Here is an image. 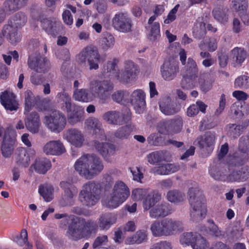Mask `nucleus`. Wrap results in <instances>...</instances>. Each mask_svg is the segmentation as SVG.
<instances>
[{
  "label": "nucleus",
  "mask_w": 249,
  "mask_h": 249,
  "mask_svg": "<svg viewBox=\"0 0 249 249\" xmlns=\"http://www.w3.org/2000/svg\"><path fill=\"white\" fill-rule=\"evenodd\" d=\"M130 171L133 175V178L134 180L141 182L143 178V174L141 171V169L138 167L130 168Z\"/></svg>",
  "instance_id": "obj_64"
},
{
  "label": "nucleus",
  "mask_w": 249,
  "mask_h": 249,
  "mask_svg": "<svg viewBox=\"0 0 249 249\" xmlns=\"http://www.w3.org/2000/svg\"><path fill=\"white\" fill-rule=\"evenodd\" d=\"M147 141L150 144L158 145L162 141V138L158 134H152L148 137Z\"/></svg>",
  "instance_id": "obj_63"
},
{
  "label": "nucleus",
  "mask_w": 249,
  "mask_h": 249,
  "mask_svg": "<svg viewBox=\"0 0 249 249\" xmlns=\"http://www.w3.org/2000/svg\"><path fill=\"white\" fill-rule=\"evenodd\" d=\"M43 122L48 129L52 131L59 132L66 126V118L65 115L59 111L55 110L45 116Z\"/></svg>",
  "instance_id": "obj_8"
},
{
  "label": "nucleus",
  "mask_w": 249,
  "mask_h": 249,
  "mask_svg": "<svg viewBox=\"0 0 249 249\" xmlns=\"http://www.w3.org/2000/svg\"><path fill=\"white\" fill-rule=\"evenodd\" d=\"M18 28L8 24L4 26L2 35L12 44H16L21 40V34Z\"/></svg>",
  "instance_id": "obj_19"
},
{
  "label": "nucleus",
  "mask_w": 249,
  "mask_h": 249,
  "mask_svg": "<svg viewBox=\"0 0 249 249\" xmlns=\"http://www.w3.org/2000/svg\"><path fill=\"white\" fill-rule=\"evenodd\" d=\"M18 9L19 8L16 3L14 2L13 0H7L4 3V11L7 14L13 12Z\"/></svg>",
  "instance_id": "obj_62"
},
{
  "label": "nucleus",
  "mask_w": 249,
  "mask_h": 249,
  "mask_svg": "<svg viewBox=\"0 0 249 249\" xmlns=\"http://www.w3.org/2000/svg\"><path fill=\"white\" fill-rule=\"evenodd\" d=\"M232 2V8L239 13L247 11L248 6L247 0H234Z\"/></svg>",
  "instance_id": "obj_50"
},
{
  "label": "nucleus",
  "mask_w": 249,
  "mask_h": 249,
  "mask_svg": "<svg viewBox=\"0 0 249 249\" xmlns=\"http://www.w3.org/2000/svg\"><path fill=\"white\" fill-rule=\"evenodd\" d=\"M101 187L98 184L93 181H89L82 187L80 194V201L88 206L94 205L99 198Z\"/></svg>",
  "instance_id": "obj_5"
},
{
  "label": "nucleus",
  "mask_w": 249,
  "mask_h": 249,
  "mask_svg": "<svg viewBox=\"0 0 249 249\" xmlns=\"http://www.w3.org/2000/svg\"><path fill=\"white\" fill-rule=\"evenodd\" d=\"M84 109L82 107L73 105L72 110L68 113L67 118L69 123L73 125L84 119Z\"/></svg>",
  "instance_id": "obj_26"
},
{
  "label": "nucleus",
  "mask_w": 249,
  "mask_h": 249,
  "mask_svg": "<svg viewBox=\"0 0 249 249\" xmlns=\"http://www.w3.org/2000/svg\"><path fill=\"white\" fill-rule=\"evenodd\" d=\"M227 233L233 238H239L241 236V231L236 226H230L226 230Z\"/></svg>",
  "instance_id": "obj_60"
},
{
  "label": "nucleus",
  "mask_w": 249,
  "mask_h": 249,
  "mask_svg": "<svg viewBox=\"0 0 249 249\" xmlns=\"http://www.w3.org/2000/svg\"><path fill=\"white\" fill-rule=\"evenodd\" d=\"M179 4H177L168 13L166 18L164 20V22L165 24H169L174 21L176 18V14L178 12Z\"/></svg>",
  "instance_id": "obj_61"
},
{
  "label": "nucleus",
  "mask_w": 249,
  "mask_h": 249,
  "mask_svg": "<svg viewBox=\"0 0 249 249\" xmlns=\"http://www.w3.org/2000/svg\"><path fill=\"white\" fill-rule=\"evenodd\" d=\"M160 111L165 115H173L179 110L169 98H163L159 103Z\"/></svg>",
  "instance_id": "obj_23"
},
{
  "label": "nucleus",
  "mask_w": 249,
  "mask_h": 249,
  "mask_svg": "<svg viewBox=\"0 0 249 249\" xmlns=\"http://www.w3.org/2000/svg\"><path fill=\"white\" fill-rule=\"evenodd\" d=\"M25 111L29 112L35 103V98L33 92L27 90L25 92Z\"/></svg>",
  "instance_id": "obj_46"
},
{
  "label": "nucleus",
  "mask_w": 249,
  "mask_h": 249,
  "mask_svg": "<svg viewBox=\"0 0 249 249\" xmlns=\"http://www.w3.org/2000/svg\"><path fill=\"white\" fill-rule=\"evenodd\" d=\"M234 87L236 89H246L249 88V75L245 73L238 76L234 80Z\"/></svg>",
  "instance_id": "obj_41"
},
{
  "label": "nucleus",
  "mask_w": 249,
  "mask_h": 249,
  "mask_svg": "<svg viewBox=\"0 0 249 249\" xmlns=\"http://www.w3.org/2000/svg\"><path fill=\"white\" fill-rule=\"evenodd\" d=\"M160 24L155 22L152 24L149 38L151 40H155L160 36Z\"/></svg>",
  "instance_id": "obj_57"
},
{
  "label": "nucleus",
  "mask_w": 249,
  "mask_h": 249,
  "mask_svg": "<svg viewBox=\"0 0 249 249\" xmlns=\"http://www.w3.org/2000/svg\"><path fill=\"white\" fill-rule=\"evenodd\" d=\"M162 228L164 236L173 235L178 231H182L183 229V224L181 221L171 218L162 219Z\"/></svg>",
  "instance_id": "obj_17"
},
{
  "label": "nucleus",
  "mask_w": 249,
  "mask_h": 249,
  "mask_svg": "<svg viewBox=\"0 0 249 249\" xmlns=\"http://www.w3.org/2000/svg\"><path fill=\"white\" fill-rule=\"evenodd\" d=\"M111 23L114 29L119 32L127 33L132 31V20L126 13H116L112 18Z\"/></svg>",
  "instance_id": "obj_11"
},
{
  "label": "nucleus",
  "mask_w": 249,
  "mask_h": 249,
  "mask_svg": "<svg viewBox=\"0 0 249 249\" xmlns=\"http://www.w3.org/2000/svg\"><path fill=\"white\" fill-rule=\"evenodd\" d=\"M26 128L32 133H37L39 132L41 123L39 115L36 112L31 113L25 119Z\"/></svg>",
  "instance_id": "obj_22"
},
{
  "label": "nucleus",
  "mask_w": 249,
  "mask_h": 249,
  "mask_svg": "<svg viewBox=\"0 0 249 249\" xmlns=\"http://www.w3.org/2000/svg\"><path fill=\"white\" fill-rule=\"evenodd\" d=\"M103 119L109 124L120 125L129 122L131 114L127 112L126 115L123 116L118 111H108L103 114Z\"/></svg>",
  "instance_id": "obj_13"
},
{
  "label": "nucleus",
  "mask_w": 249,
  "mask_h": 249,
  "mask_svg": "<svg viewBox=\"0 0 249 249\" xmlns=\"http://www.w3.org/2000/svg\"><path fill=\"white\" fill-rule=\"evenodd\" d=\"M94 146L100 153L104 157L113 155L115 151V146L107 142H100L95 141Z\"/></svg>",
  "instance_id": "obj_32"
},
{
  "label": "nucleus",
  "mask_w": 249,
  "mask_h": 249,
  "mask_svg": "<svg viewBox=\"0 0 249 249\" xmlns=\"http://www.w3.org/2000/svg\"><path fill=\"white\" fill-rule=\"evenodd\" d=\"M41 25L48 34L53 35H55L61 27V23L55 18H44L41 20Z\"/></svg>",
  "instance_id": "obj_25"
},
{
  "label": "nucleus",
  "mask_w": 249,
  "mask_h": 249,
  "mask_svg": "<svg viewBox=\"0 0 249 249\" xmlns=\"http://www.w3.org/2000/svg\"><path fill=\"white\" fill-rule=\"evenodd\" d=\"M213 14L214 18L219 22L224 23L227 21L228 17L224 11L219 9H215Z\"/></svg>",
  "instance_id": "obj_54"
},
{
  "label": "nucleus",
  "mask_w": 249,
  "mask_h": 249,
  "mask_svg": "<svg viewBox=\"0 0 249 249\" xmlns=\"http://www.w3.org/2000/svg\"><path fill=\"white\" fill-rule=\"evenodd\" d=\"M183 125L182 119L178 116L173 119L160 122L158 130L160 134L173 135L181 131Z\"/></svg>",
  "instance_id": "obj_9"
},
{
  "label": "nucleus",
  "mask_w": 249,
  "mask_h": 249,
  "mask_svg": "<svg viewBox=\"0 0 249 249\" xmlns=\"http://www.w3.org/2000/svg\"><path fill=\"white\" fill-rule=\"evenodd\" d=\"M161 198V196L156 191H151L146 194L142 202L143 207L145 210H148Z\"/></svg>",
  "instance_id": "obj_29"
},
{
  "label": "nucleus",
  "mask_w": 249,
  "mask_h": 249,
  "mask_svg": "<svg viewBox=\"0 0 249 249\" xmlns=\"http://www.w3.org/2000/svg\"><path fill=\"white\" fill-rule=\"evenodd\" d=\"M28 65L31 69L39 73L47 72L50 67L48 60L40 55L30 58L28 60Z\"/></svg>",
  "instance_id": "obj_14"
},
{
  "label": "nucleus",
  "mask_w": 249,
  "mask_h": 249,
  "mask_svg": "<svg viewBox=\"0 0 249 249\" xmlns=\"http://www.w3.org/2000/svg\"><path fill=\"white\" fill-rule=\"evenodd\" d=\"M113 89V84L108 80H93L89 84V90L92 92L95 98L98 97L102 100L109 97Z\"/></svg>",
  "instance_id": "obj_7"
},
{
  "label": "nucleus",
  "mask_w": 249,
  "mask_h": 249,
  "mask_svg": "<svg viewBox=\"0 0 249 249\" xmlns=\"http://www.w3.org/2000/svg\"><path fill=\"white\" fill-rule=\"evenodd\" d=\"M57 100L59 102H63L62 109L67 113L72 110L73 106L71 104V100L70 95L65 91H62L57 93L56 95Z\"/></svg>",
  "instance_id": "obj_34"
},
{
  "label": "nucleus",
  "mask_w": 249,
  "mask_h": 249,
  "mask_svg": "<svg viewBox=\"0 0 249 249\" xmlns=\"http://www.w3.org/2000/svg\"><path fill=\"white\" fill-rule=\"evenodd\" d=\"M73 98L77 101L88 103L91 102L95 98L94 95L89 90V92L84 89H76L73 93Z\"/></svg>",
  "instance_id": "obj_28"
},
{
  "label": "nucleus",
  "mask_w": 249,
  "mask_h": 249,
  "mask_svg": "<svg viewBox=\"0 0 249 249\" xmlns=\"http://www.w3.org/2000/svg\"><path fill=\"white\" fill-rule=\"evenodd\" d=\"M13 93L5 91L0 95V101L6 110L10 111L16 110L18 108V103L15 99Z\"/></svg>",
  "instance_id": "obj_21"
},
{
  "label": "nucleus",
  "mask_w": 249,
  "mask_h": 249,
  "mask_svg": "<svg viewBox=\"0 0 249 249\" xmlns=\"http://www.w3.org/2000/svg\"><path fill=\"white\" fill-rule=\"evenodd\" d=\"M146 232L142 231H138L134 235L128 237L125 240L126 244L132 245L135 243L140 244L143 242L146 238Z\"/></svg>",
  "instance_id": "obj_40"
},
{
  "label": "nucleus",
  "mask_w": 249,
  "mask_h": 249,
  "mask_svg": "<svg viewBox=\"0 0 249 249\" xmlns=\"http://www.w3.org/2000/svg\"><path fill=\"white\" fill-rule=\"evenodd\" d=\"M51 163L49 160L46 159L36 160L34 164L36 171L40 174H45L51 167Z\"/></svg>",
  "instance_id": "obj_38"
},
{
  "label": "nucleus",
  "mask_w": 249,
  "mask_h": 249,
  "mask_svg": "<svg viewBox=\"0 0 249 249\" xmlns=\"http://www.w3.org/2000/svg\"><path fill=\"white\" fill-rule=\"evenodd\" d=\"M133 129V127L130 124L119 128L114 133L115 136L119 139L127 138Z\"/></svg>",
  "instance_id": "obj_42"
},
{
  "label": "nucleus",
  "mask_w": 249,
  "mask_h": 249,
  "mask_svg": "<svg viewBox=\"0 0 249 249\" xmlns=\"http://www.w3.org/2000/svg\"><path fill=\"white\" fill-rule=\"evenodd\" d=\"M47 155H59L65 152V148L60 141H51L46 143L43 148Z\"/></svg>",
  "instance_id": "obj_20"
},
{
  "label": "nucleus",
  "mask_w": 249,
  "mask_h": 249,
  "mask_svg": "<svg viewBox=\"0 0 249 249\" xmlns=\"http://www.w3.org/2000/svg\"><path fill=\"white\" fill-rule=\"evenodd\" d=\"M178 63L174 61L165 62L161 68V73L163 78L166 81L173 80L178 71Z\"/></svg>",
  "instance_id": "obj_16"
},
{
  "label": "nucleus",
  "mask_w": 249,
  "mask_h": 249,
  "mask_svg": "<svg viewBox=\"0 0 249 249\" xmlns=\"http://www.w3.org/2000/svg\"><path fill=\"white\" fill-rule=\"evenodd\" d=\"M173 209L169 204L164 203L152 208L150 211V216L152 218L164 217L172 213Z\"/></svg>",
  "instance_id": "obj_27"
},
{
  "label": "nucleus",
  "mask_w": 249,
  "mask_h": 249,
  "mask_svg": "<svg viewBox=\"0 0 249 249\" xmlns=\"http://www.w3.org/2000/svg\"><path fill=\"white\" fill-rule=\"evenodd\" d=\"M15 142H4L1 147V153L2 155L5 157H9L14 150Z\"/></svg>",
  "instance_id": "obj_51"
},
{
  "label": "nucleus",
  "mask_w": 249,
  "mask_h": 249,
  "mask_svg": "<svg viewBox=\"0 0 249 249\" xmlns=\"http://www.w3.org/2000/svg\"><path fill=\"white\" fill-rule=\"evenodd\" d=\"M215 140V134L211 132H208L204 135L198 137L196 142L200 147L207 149L208 148H211L213 147Z\"/></svg>",
  "instance_id": "obj_31"
},
{
  "label": "nucleus",
  "mask_w": 249,
  "mask_h": 249,
  "mask_svg": "<svg viewBox=\"0 0 249 249\" xmlns=\"http://www.w3.org/2000/svg\"><path fill=\"white\" fill-rule=\"evenodd\" d=\"M13 240L18 245L22 246L24 244H27L28 242V233L26 230L23 229L21 231L20 238L18 236H16L14 238Z\"/></svg>",
  "instance_id": "obj_55"
},
{
  "label": "nucleus",
  "mask_w": 249,
  "mask_h": 249,
  "mask_svg": "<svg viewBox=\"0 0 249 249\" xmlns=\"http://www.w3.org/2000/svg\"><path fill=\"white\" fill-rule=\"evenodd\" d=\"M180 166L175 163H166L155 168V173L160 175H167L178 171Z\"/></svg>",
  "instance_id": "obj_33"
},
{
  "label": "nucleus",
  "mask_w": 249,
  "mask_h": 249,
  "mask_svg": "<svg viewBox=\"0 0 249 249\" xmlns=\"http://www.w3.org/2000/svg\"><path fill=\"white\" fill-rule=\"evenodd\" d=\"M239 151L243 154L249 152V138L242 137L240 139L238 145Z\"/></svg>",
  "instance_id": "obj_52"
},
{
  "label": "nucleus",
  "mask_w": 249,
  "mask_h": 249,
  "mask_svg": "<svg viewBox=\"0 0 249 249\" xmlns=\"http://www.w3.org/2000/svg\"><path fill=\"white\" fill-rule=\"evenodd\" d=\"M130 190L127 185L121 180L115 182L109 196L102 200L104 206L110 209L118 207L129 196Z\"/></svg>",
  "instance_id": "obj_4"
},
{
  "label": "nucleus",
  "mask_w": 249,
  "mask_h": 249,
  "mask_svg": "<svg viewBox=\"0 0 249 249\" xmlns=\"http://www.w3.org/2000/svg\"><path fill=\"white\" fill-rule=\"evenodd\" d=\"M231 56L233 61L240 65L245 61L247 53L243 49L235 47L231 51Z\"/></svg>",
  "instance_id": "obj_39"
},
{
  "label": "nucleus",
  "mask_w": 249,
  "mask_h": 249,
  "mask_svg": "<svg viewBox=\"0 0 249 249\" xmlns=\"http://www.w3.org/2000/svg\"><path fill=\"white\" fill-rule=\"evenodd\" d=\"M68 184L65 182H61V186L62 187L65 188L64 195L63 199L67 204H70L71 200L74 196L76 195V192H73L69 187H67Z\"/></svg>",
  "instance_id": "obj_47"
},
{
  "label": "nucleus",
  "mask_w": 249,
  "mask_h": 249,
  "mask_svg": "<svg viewBox=\"0 0 249 249\" xmlns=\"http://www.w3.org/2000/svg\"><path fill=\"white\" fill-rule=\"evenodd\" d=\"M242 126L235 124H230L228 131V134L230 137L232 138H236L238 137L242 131Z\"/></svg>",
  "instance_id": "obj_53"
},
{
  "label": "nucleus",
  "mask_w": 249,
  "mask_h": 249,
  "mask_svg": "<svg viewBox=\"0 0 249 249\" xmlns=\"http://www.w3.org/2000/svg\"><path fill=\"white\" fill-rule=\"evenodd\" d=\"M13 240L18 245L22 246L24 244H27L28 242V233L26 230L23 229L21 231L20 238L18 236H16L14 238Z\"/></svg>",
  "instance_id": "obj_56"
},
{
  "label": "nucleus",
  "mask_w": 249,
  "mask_h": 249,
  "mask_svg": "<svg viewBox=\"0 0 249 249\" xmlns=\"http://www.w3.org/2000/svg\"><path fill=\"white\" fill-rule=\"evenodd\" d=\"M145 94L142 89L135 90L131 94L130 101L137 112L140 113L144 108Z\"/></svg>",
  "instance_id": "obj_15"
},
{
  "label": "nucleus",
  "mask_w": 249,
  "mask_h": 249,
  "mask_svg": "<svg viewBox=\"0 0 249 249\" xmlns=\"http://www.w3.org/2000/svg\"><path fill=\"white\" fill-rule=\"evenodd\" d=\"M64 138L70 143L77 147L82 146L85 138L82 132L76 129L68 130L64 135Z\"/></svg>",
  "instance_id": "obj_18"
},
{
  "label": "nucleus",
  "mask_w": 249,
  "mask_h": 249,
  "mask_svg": "<svg viewBox=\"0 0 249 249\" xmlns=\"http://www.w3.org/2000/svg\"><path fill=\"white\" fill-rule=\"evenodd\" d=\"M150 230L154 236H164V230L162 228V220L154 221L150 226Z\"/></svg>",
  "instance_id": "obj_44"
},
{
  "label": "nucleus",
  "mask_w": 249,
  "mask_h": 249,
  "mask_svg": "<svg viewBox=\"0 0 249 249\" xmlns=\"http://www.w3.org/2000/svg\"><path fill=\"white\" fill-rule=\"evenodd\" d=\"M209 230L212 236L219 237L224 236L223 231L216 225L213 220H209Z\"/></svg>",
  "instance_id": "obj_48"
},
{
  "label": "nucleus",
  "mask_w": 249,
  "mask_h": 249,
  "mask_svg": "<svg viewBox=\"0 0 249 249\" xmlns=\"http://www.w3.org/2000/svg\"><path fill=\"white\" fill-rule=\"evenodd\" d=\"M164 159V155L162 152L156 151L152 152L147 156V160L152 164H155L161 161Z\"/></svg>",
  "instance_id": "obj_49"
},
{
  "label": "nucleus",
  "mask_w": 249,
  "mask_h": 249,
  "mask_svg": "<svg viewBox=\"0 0 249 249\" xmlns=\"http://www.w3.org/2000/svg\"><path fill=\"white\" fill-rule=\"evenodd\" d=\"M249 177V168L244 167L238 172H233L229 176V179L231 181H244Z\"/></svg>",
  "instance_id": "obj_37"
},
{
  "label": "nucleus",
  "mask_w": 249,
  "mask_h": 249,
  "mask_svg": "<svg viewBox=\"0 0 249 249\" xmlns=\"http://www.w3.org/2000/svg\"><path fill=\"white\" fill-rule=\"evenodd\" d=\"M147 191L143 189H135L132 191L131 196L135 200H140L146 196Z\"/></svg>",
  "instance_id": "obj_58"
},
{
  "label": "nucleus",
  "mask_w": 249,
  "mask_h": 249,
  "mask_svg": "<svg viewBox=\"0 0 249 249\" xmlns=\"http://www.w3.org/2000/svg\"><path fill=\"white\" fill-rule=\"evenodd\" d=\"M69 218L71 222L68 226L66 236L72 241H77L88 238L97 229L96 222L92 220L86 221L85 219L73 215H71Z\"/></svg>",
  "instance_id": "obj_1"
},
{
  "label": "nucleus",
  "mask_w": 249,
  "mask_h": 249,
  "mask_svg": "<svg viewBox=\"0 0 249 249\" xmlns=\"http://www.w3.org/2000/svg\"><path fill=\"white\" fill-rule=\"evenodd\" d=\"M179 242L183 246H190L192 249H208L209 247L207 240L200 234L196 232L182 233L180 236Z\"/></svg>",
  "instance_id": "obj_6"
},
{
  "label": "nucleus",
  "mask_w": 249,
  "mask_h": 249,
  "mask_svg": "<svg viewBox=\"0 0 249 249\" xmlns=\"http://www.w3.org/2000/svg\"><path fill=\"white\" fill-rule=\"evenodd\" d=\"M184 198V194L177 190H171L167 194V198L171 202H179L183 201Z\"/></svg>",
  "instance_id": "obj_43"
},
{
  "label": "nucleus",
  "mask_w": 249,
  "mask_h": 249,
  "mask_svg": "<svg viewBox=\"0 0 249 249\" xmlns=\"http://www.w3.org/2000/svg\"><path fill=\"white\" fill-rule=\"evenodd\" d=\"M26 21V18L23 13H18L10 21L9 25H12L14 27L19 28L23 26Z\"/></svg>",
  "instance_id": "obj_45"
},
{
  "label": "nucleus",
  "mask_w": 249,
  "mask_h": 249,
  "mask_svg": "<svg viewBox=\"0 0 249 249\" xmlns=\"http://www.w3.org/2000/svg\"><path fill=\"white\" fill-rule=\"evenodd\" d=\"M115 38L109 33H104L99 40V45L104 51H107L112 49L115 44Z\"/></svg>",
  "instance_id": "obj_30"
},
{
  "label": "nucleus",
  "mask_w": 249,
  "mask_h": 249,
  "mask_svg": "<svg viewBox=\"0 0 249 249\" xmlns=\"http://www.w3.org/2000/svg\"><path fill=\"white\" fill-rule=\"evenodd\" d=\"M107 235L99 236L96 238L93 244V248L95 249L104 248L102 246L105 245L107 242Z\"/></svg>",
  "instance_id": "obj_59"
},
{
  "label": "nucleus",
  "mask_w": 249,
  "mask_h": 249,
  "mask_svg": "<svg viewBox=\"0 0 249 249\" xmlns=\"http://www.w3.org/2000/svg\"><path fill=\"white\" fill-rule=\"evenodd\" d=\"M74 168L81 177L90 179L102 172L104 165L98 157L86 154L76 160Z\"/></svg>",
  "instance_id": "obj_2"
},
{
  "label": "nucleus",
  "mask_w": 249,
  "mask_h": 249,
  "mask_svg": "<svg viewBox=\"0 0 249 249\" xmlns=\"http://www.w3.org/2000/svg\"><path fill=\"white\" fill-rule=\"evenodd\" d=\"M78 57L81 62H85L88 60L90 70L98 69L100 55L97 50L93 48L86 47L80 53Z\"/></svg>",
  "instance_id": "obj_12"
},
{
  "label": "nucleus",
  "mask_w": 249,
  "mask_h": 249,
  "mask_svg": "<svg viewBox=\"0 0 249 249\" xmlns=\"http://www.w3.org/2000/svg\"><path fill=\"white\" fill-rule=\"evenodd\" d=\"M40 195L47 202L51 201L53 198L54 189L49 184L41 185L38 189Z\"/></svg>",
  "instance_id": "obj_36"
},
{
  "label": "nucleus",
  "mask_w": 249,
  "mask_h": 249,
  "mask_svg": "<svg viewBox=\"0 0 249 249\" xmlns=\"http://www.w3.org/2000/svg\"><path fill=\"white\" fill-rule=\"evenodd\" d=\"M189 202L192 208L190 215L193 221L197 222L206 214L205 199L196 182H188Z\"/></svg>",
  "instance_id": "obj_3"
},
{
  "label": "nucleus",
  "mask_w": 249,
  "mask_h": 249,
  "mask_svg": "<svg viewBox=\"0 0 249 249\" xmlns=\"http://www.w3.org/2000/svg\"><path fill=\"white\" fill-rule=\"evenodd\" d=\"M85 127L87 130L92 133L93 134L97 135V133H99L104 137L102 124L97 118L90 117L86 119L85 122Z\"/></svg>",
  "instance_id": "obj_24"
},
{
  "label": "nucleus",
  "mask_w": 249,
  "mask_h": 249,
  "mask_svg": "<svg viewBox=\"0 0 249 249\" xmlns=\"http://www.w3.org/2000/svg\"><path fill=\"white\" fill-rule=\"evenodd\" d=\"M138 73L137 65L131 61H127L124 63L122 71L116 74L115 78L123 83H130L136 80Z\"/></svg>",
  "instance_id": "obj_10"
},
{
  "label": "nucleus",
  "mask_w": 249,
  "mask_h": 249,
  "mask_svg": "<svg viewBox=\"0 0 249 249\" xmlns=\"http://www.w3.org/2000/svg\"><path fill=\"white\" fill-rule=\"evenodd\" d=\"M116 221L114 216L111 213H106L101 215L99 220V226L102 230H107Z\"/></svg>",
  "instance_id": "obj_35"
}]
</instances>
